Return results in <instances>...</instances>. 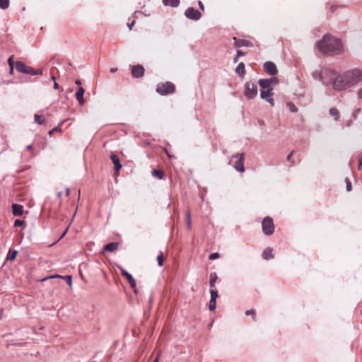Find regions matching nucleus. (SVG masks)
<instances>
[{"label": "nucleus", "mask_w": 362, "mask_h": 362, "mask_svg": "<svg viewBox=\"0 0 362 362\" xmlns=\"http://www.w3.org/2000/svg\"><path fill=\"white\" fill-rule=\"evenodd\" d=\"M234 168L238 172L243 173L245 171L244 153L240 154V157L235 162Z\"/></svg>", "instance_id": "obj_13"}, {"label": "nucleus", "mask_w": 362, "mask_h": 362, "mask_svg": "<svg viewBox=\"0 0 362 362\" xmlns=\"http://www.w3.org/2000/svg\"><path fill=\"white\" fill-rule=\"evenodd\" d=\"M235 72L240 76L243 77L245 74V64L243 62H240L235 69Z\"/></svg>", "instance_id": "obj_23"}, {"label": "nucleus", "mask_w": 362, "mask_h": 362, "mask_svg": "<svg viewBox=\"0 0 362 362\" xmlns=\"http://www.w3.org/2000/svg\"><path fill=\"white\" fill-rule=\"evenodd\" d=\"M361 108L358 107L356 110L355 112L353 114L354 118L356 119H357V115H358L359 112H361Z\"/></svg>", "instance_id": "obj_43"}, {"label": "nucleus", "mask_w": 362, "mask_h": 362, "mask_svg": "<svg viewBox=\"0 0 362 362\" xmlns=\"http://www.w3.org/2000/svg\"><path fill=\"white\" fill-rule=\"evenodd\" d=\"M25 74H30L31 76L42 75V69H34L31 66H27Z\"/></svg>", "instance_id": "obj_19"}, {"label": "nucleus", "mask_w": 362, "mask_h": 362, "mask_svg": "<svg viewBox=\"0 0 362 362\" xmlns=\"http://www.w3.org/2000/svg\"><path fill=\"white\" fill-rule=\"evenodd\" d=\"M34 120L37 124H38L40 125L44 124L45 122V120L44 119H42V117L37 114H35L34 115Z\"/></svg>", "instance_id": "obj_29"}, {"label": "nucleus", "mask_w": 362, "mask_h": 362, "mask_svg": "<svg viewBox=\"0 0 362 362\" xmlns=\"http://www.w3.org/2000/svg\"><path fill=\"white\" fill-rule=\"evenodd\" d=\"M62 192H59L57 193V197H60L62 196Z\"/></svg>", "instance_id": "obj_64"}, {"label": "nucleus", "mask_w": 362, "mask_h": 362, "mask_svg": "<svg viewBox=\"0 0 362 362\" xmlns=\"http://www.w3.org/2000/svg\"><path fill=\"white\" fill-rule=\"evenodd\" d=\"M294 153V151H291L287 156V160L288 161H290L291 160V158L292 157V156L293 155Z\"/></svg>", "instance_id": "obj_50"}, {"label": "nucleus", "mask_w": 362, "mask_h": 362, "mask_svg": "<svg viewBox=\"0 0 362 362\" xmlns=\"http://www.w3.org/2000/svg\"><path fill=\"white\" fill-rule=\"evenodd\" d=\"M329 114L334 117L335 121H338L340 118V112L336 107H332L329 109Z\"/></svg>", "instance_id": "obj_25"}, {"label": "nucleus", "mask_w": 362, "mask_h": 362, "mask_svg": "<svg viewBox=\"0 0 362 362\" xmlns=\"http://www.w3.org/2000/svg\"><path fill=\"white\" fill-rule=\"evenodd\" d=\"M3 310H0V320L2 319Z\"/></svg>", "instance_id": "obj_63"}, {"label": "nucleus", "mask_w": 362, "mask_h": 362, "mask_svg": "<svg viewBox=\"0 0 362 362\" xmlns=\"http://www.w3.org/2000/svg\"><path fill=\"white\" fill-rule=\"evenodd\" d=\"M317 47L318 49L324 54L337 55L343 52V46L339 39L326 35L322 40L317 42Z\"/></svg>", "instance_id": "obj_1"}, {"label": "nucleus", "mask_w": 362, "mask_h": 362, "mask_svg": "<svg viewBox=\"0 0 362 362\" xmlns=\"http://www.w3.org/2000/svg\"><path fill=\"white\" fill-rule=\"evenodd\" d=\"M244 94L247 99H253L257 95V86L251 81L245 83L244 86Z\"/></svg>", "instance_id": "obj_6"}, {"label": "nucleus", "mask_w": 362, "mask_h": 362, "mask_svg": "<svg viewBox=\"0 0 362 362\" xmlns=\"http://www.w3.org/2000/svg\"><path fill=\"white\" fill-rule=\"evenodd\" d=\"M151 175L153 177H156L159 180H161V179H163V177L164 176V172L161 170L153 169L151 171Z\"/></svg>", "instance_id": "obj_26"}, {"label": "nucleus", "mask_w": 362, "mask_h": 362, "mask_svg": "<svg viewBox=\"0 0 362 362\" xmlns=\"http://www.w3.org/2000/svg\"><path fill=\"white\" fill-rule=\"evenodd\" d=\"M262 257L263 259L266 260H269L270 259H272L274 257L272 250L270 247L266 248L262 253Z\"/></svg>", "instance_id": "obj_22"}, {"label": "nucleus", "mask_w": 362, "mask_h": 362, "mask_svg": "<svg viewBox=\"0 0 362 362\" xmlns=\"http://www.w3.org/2000/svg\"><path fill=\"white\" fill-rule=\"evenodd\" d=\"M145 69L142 65L137 64L132 67V74L134 78H141L144 75Z\"/></svg>", "instance_id": "obj_12"}, {"label": "nucleus", "mask_w": 362, "mask_h": 362, "mask_svg": "<svg viewBox=\"0 0 362 362\" xmlns=\"http://www.w3.org/2000/svg\"><path fill=\"white\" fill-rule=\"evenodd\" d=\"M18 251L16 250H13L12 251H10L9 253L8 254L7 257H6V259L8 260V261H13L16 259V256L18 255Z\"/></svg>", "instance_id": "obj_28"}, {"label": "nucleus", "mask_w": 362, "mask_h": 362, "mask_svg": "<svg viewBox=\"0 0 362 362\" xmlns=\"http://www.w3.org/2000/svg\"><path fill=\"white\" fill-rule=\"evenodd\" d=\"M344 77L349 87H351L362 80V71L359 69H353L346 71Z\"/></svg>", "instance_id": "obj_3"}, {"label": "nucleus", "mask_w": 362, "mask_h": 362, "mask_svg": "<svg viewBox=\"0 0 362 362\" xmlns=\"http://www.w3.org/2000/svg\"><path fill=\"white\" fill-rule=\"evenodd\" d=\"M245 315H251L253 318V320H255V315H256V313H255V310L254 309H251V310H247L245 312Z\"/></svg>", "instance_id": "obj_36"}, {"label": "nucleus", "mask_w": 362, "mask_h": 362, "mask_svg": "<svg viewBox=\"0 0 362 362\" xmlns=\"http://www.w3.org/2000/svg\"><path fill=\"white\" fill-rule=\"evenodd\" d=\"M346 82L347 81L344 74L339 75L338 74H337L336 77L334 79L332 85L335 90L340 91L349 88Z\"/></svg>", "instance_id": "obj_4"}, {"label": "nucleus", "mask_w": 362, "mask_h": 362, "mask_svg": "<svg viewBox=\"0 0 362 362\" xmlns=\"http://www.w3.org/2000/svg\"><path fill=\"white\" fill-rule=\"evenodd\" d=\"M9 6V0H0V8L1 9H6Z\"/></svg>", "instance_id": "obj_31"}, {"label": "nucleus", "mask_w": 362, "mask_h": 362, "mask_svg": "<svg viewBox=\"0 0 362 362\" xmlns=\"http://www.w3.org/2000/svg\"><path fill=\"white\" fill-rule=\"evenodd\" d=\"M63 122H62L61 124H59L58 126L55 127L54 128H53L52 129H51L49 132V135H52L53 132H58V131H61L62 130V128H61V125Z\"/></svg>", "instance_id": "obj_38"}, {"label": "nucleus", "mask_w": 362, "mask_h": 362, "mask_svg": "<svg viewBox=\"0 0 362 362\" xmlns=\"http://www.w3.org/2000/svg\"><path fill=\"white\" fill-rule=\"evenodd\" d=\"M66 195H67V196H69V194H70V189H69V188H66Z\"/></svg>", "instance_id": "obj_60"}, {"label": "nucleus", "mask_w": 362, "mask_h": 362, "mask_svg": "<svg viewBox=\"0 0 362 362\" xmlns=\"http://www.w3.org/2000/svg\"><path fill=\"white\" fill-rule=\"evenodd\" d=\"M216 308V300H210L209 309L211 311H214Z\"/></svg>", "instance_id": "obj_33"}, {"label": "nucleus", "mask_w": 362, "mask_h": 362, "mask_svg": "<svg viewBox=\"0 0 362 362\" xmlns=\"http://www.w3.org/2000/svg\"><path fill=\"white\" fill-rule=\"evenodd\" d=\"M266 90H261L260 96L264 100H267L271 98L273 95L272 89L266 88Z\"/></svg>", "instance_id": "obj_21"}, {"label": "nucleus", "mask_w": 362, "mask_h": 362, "mask_svg": "<svg viewBox=\"0 0 362 362\" xmlns=\"http://www.w3.org/2000/svg\"><path fill=\"white\" fill-rule=\"evenodd\" d=\"M15 68L18 72L25 74L27 66L25 63L17 61L15 62Z\"/></svg>", "instance_id": "obj_20"}, {"label": "nucleus", "mask_w": 362, "mask_h": 362, "mask_svg": "<svg viewBox=\"0 0 362 362\" xmlns=\"http://www.w3.org/2000/svg\"><path fill=\"white\" fill-rule=\"evenodd\" d=\"M9 68H10L9 74L11 75L13 74L14 66H11V67H9Z\"/></svg>", "instance_id": "obj_53"}, {"label": "nucleus", "mask_w": 362, "mask_h": 362, "mask_svg": "<svg viewBox=\"0 0 362 362\" xmlns=\"http://www.w3.org/2000/svg\"><path fill=\"white\" fill-rule=\"evenodd\" d=\"M198 5H199V8H200L202 11H204V4H203V3H202L201 1H198Z\"/></svg>", "instance_id": "obj_46"}, {"label": "nucleus", "mask_w": 362, "mask_h": 362, "mask_svg": "<svg viewBox=\"0 0 362 362\" xmlns=\"http://www.w3.org/2000/svg\"><path fill=\"white\" fill-rule=\"evenodd\" d=\"M67 230H68V228L64 230V233H62V234L61 237L59 238L58 241L59 240H61L65 235V234L66 233Z\"/></svg>", "instance_id": "obj_51"}, {"label": "nucleus", "mask_w": 362, "mask_h": 362, "mask_svg": "<svg viewBox=\"0 0 362 362\" xmlns=\"http://www.w3.org/2000/svg\"><path fill=\"white\" fill-rule=\"evenodd\" d=\"M264 71L271 76H275L277 72V68L276 64L270 61L266 62L263 65Z\"/></svg>", "instance_id": "obj_10"}, {"label": "nucleus", "mask_w": 362, "mask_h": 362, "mask_svg": "<svg viewBox=\"0 0 362 362\" xmlns=\"http://www.w3.org/2000/svg\"><path fill=\"white\" fill-rule=\"evenodd\" d=\"M358 170H362V158L359 159L358 160Z\"/></svg>", "instance_id": "obj_48"}, {"label": "nucleus", "mask_w": 362, "mask_h": 362, "mask_svg": "<svg viewBox=\"0 0 362 362\" xmlns=\"http://www.w3.org/2000/svg\"><path fill=\"white\" fill-rule=\"evenodd\" d=\"M210 294H211L210 300H216V298L218 296V291L210 288Z\"/></svg>", "instance_id": "obj_34"}, {"label": "nucleus", "mask_w": 362, "mask_h": 362, "mask_svg": "<svg viewBox=\"0 0 362 362\" xmlns=\"http://www.w3.org/2000/svg\"><path fill=\"white\" fill-rule=\"evenodd\" d=\"M32 148H33V146H32L31 144L28 145V146H26V149H27V150H31Z\"/></svg>", "instance_id": "obj_57"}, {"label": "nucleus", "mask_w": 362, "mask_h": 362, "mask_svg": "<svg viewBox=\"0 0 362 362\" xmlns=\"http://www.w3.org/2000/svg\"><path fill=\"white\" fill-rule=\"evenodd\" d=\"M14 227H25V222L23 220H20V219H16L15 221H14V224H13Z\"/></svg>", "instance_id": "obj_32"}, {"label": "nucleus", "mask_w": 362, "mask_h": 362, "mask_svg": "<svg viewBox=\"0 0 362 362\" xmlns=\"http://www.w3.org/2000/svg\"><path fill=\"white\" fill-rule=\"evenodd\" d=\"M245 54H246L245 52H243L242 50L238 49V50H237V54H236V55H237L238 57H242V56L245 55Z\"/></svg>", "instance_id": "obj_44"}, {"label": "nucleus", "mask_w": 362, "mask_h": 362, "mask_svg": "<svg viewBox=\"0 0 362 362\" xmlns=\"http://www.w3.org/2000/svg\"><path fill=\"white\" fill-rule=\"evenodd\" d=\"M163 4L167 6L177 7L180 4V0H163Z\"/></svg>", "instance_id": "obj_24"}, {"label": "nucleus", "mask_w": 362, "mask_h": 362, "mask_svg": "<svg viewBox=\"0 0 362 362\" xmlns=\"http://www.w3.org/2000/svg\"><path fill=\"white\" fill-rule=\"evenodd\" d=\"M158 264L161 267L163 265V253L160 252L157 257Z\"/></svg>", "instance_id": "obj_35"}, {"label": "nucleus", "mask_w": 362, "mask_h": 362, "mask_svg": "<svg viewBox=\"0 0 362 362\" xmlns=\"http://www.w3.org/2000/svg\"><path fill=\"white\" fill-rule=\"evenodd\" d=\"M185 218H186L187 228L190 229V228H191V214H190L189 211H187L186 212Z\"/></svg>", "instance_id": "obj_30"}, {"label": "nucleus", "mask_w": 362, "mask_h": 362, "mask_svg": "<svg viewBox=\"0 0 362 362\" xmlns=\"http://www.w3.org/2000/svg\"><path fill=\"white\" fill-rule=\"evenodd\" d=\"M219 253L218 252H214V253H211L210 255H209V259L211 260H214V259H216L217 258L219 257Z\"/></svg>", "instance_id": "obj_41"}, {"label": "nucleus", "mask_w": 362, "mask_h": 362, "mask_svg": "<svg viewBox=\"0 0 362 362\" xmlns=\"http://www.w3.org/2000/svg\"><path fill=\"white\" fill-rule=\"evenodd\" d=\"M85 90L83 87L80 86L76 93V98L80 105H83L85 103L83 95Z\"/></svg>", "instance_id": "obj_17"}, {"label": "nucleus", "mask_w": 362, "mask_h": 362, "mask_svg": "<svg viewBox=\"0 0 362 362\" xmlns=\"http://www.w3.org/2000/svg\"><path fill=\"white\" fill-rule=\"evenodd\" d=\"M63 279L66 280V283L69 286H71V284H72V276H69V275L64 276Z\"/></svg>", "instance_id": "obj_40"}, {"label": "nucleus", "mask_w": 362, "mask_h": 362, "mask_svg": "<svg viewBox=\"0 0 362 362\" xmlns=\"http://www.w3.org/2000/svg\"><path fill=\"white\" fill-rule=\"evenodd\" d=\"M110 159L112 160L114 164V170L116 172H118L122 168V165L120 163L119 158L117 155L112 153L110 155Z\"/></svg>", "instance_id": "obj_15"}, {"label": "nucleus", "mask_w": 362, "mask_h": 362, "mask_svg": "<svg viewBox=\"0 0 362 362\" xmlns=\"http://www.w3.org/2000/svg\"><path fill=\"white\" fill-rule=\"evenodd\" d=\"M76 84H77V85H81V81H80V80H76Z\"/></svg>", "instance_id": "obj_62"}, {"label": "nucleus", "mask_w": 362, "mask_h": 362, "mask_svg": "<svg viewBox=\"0 0 362 362\" xmlns=\"http://www.w3.org/2000/svg\"><path fill=\"white\" fill-rule=\"evenodd\" d=\"M118 245L119 244L115 242L109 243L105 245V247L103 248V251L104 252H114L117 249Z\"/></svg>", "instance_id": "obj_18"}, {"label": "nucleus", "mask_w": 362, "mask_h": 362, "mask_svg": "<svg viewBox=\"0 0 362 362\" xmlns=\"http://www.w3.org/2000/svg\"><path fill=\"white\" fill-rule=\"evenodd\" d=\"M337 72L333 69L322 67L320 71L315 70L312 72V76L315 80H320L323 85H332Z\"/></svg>", "instance_id": "obj_2"}, {"label": "nucleus", "mask_w": 362, "mask_h": 362, "mask_svg": "<svg viewBox=\"0 0 362 362\" xmlns=\"http://www.w3.org/2000/svg\"><path fill=\"white\" fill-rule=\"evenodd\" d=\"M262 230L264 235H271L274 231L273 220L269 216H266L262 223Z\"/></svg>", "instance_id": "obj_7"}, {"label": "nucleus", "mask_w": 362, "mask_h": 362, "mask_svg": "<svg viewBox=\"0 0 362 362\" xmlns=\"http://www.w3.org/2000/svg\"><path fill=\"white\" fill-rule=\"evenodd\" d=\"M134 24H135V21H132L131 23H127V26L131 30L132 28V27L134 25Z\"/></svg>", "instance_id": "obj_47"}, {"label": "nucleus", "mask_w": 362, "mask_h": 362, "mask_svg": "<svg viewBox=\"0 0 362 362\" xmlns=\"http://www.w3.org/2000/svg\"><path fill=\"white\" fill-rule=\"evenodd\" d=\"M175 86L171 82H165L158 84L156 88V92L161 95H165L175 92Z\"/></svg>", "instance_id": "obj_5"}, {"label": "nucleus", "mask_w": 362, "mask_h": 362, "mask_svg": "<svg viewBox=\"0 0 362 362\" xmlns=\"http://www.w3.org/2000/svg\"><path fill=\"white\" fill-rule=\"evenodd\" d=\"M279 83V79L276 77H272L270 78L259 79L258 83L262 89H272V86L276 85Z\"/></svg>", "instance_id": "obj_8"}, {"label": "nucleus", "mask_w": 362, "mask_h": 362, "mask_svg": "<svg viewBox=\"0 0 362 362\" xmlns=\"http://www.w3.org/2000/svg\"><path fill=\"white\" fill-rule=\"evenodd\" d=\"M8 64L9 67L15 66V62L13 60V56L10 57L8 59Z\"/></svg>", "instance_id": "obj_42"}, {"label": "nucleus", "mask_w": 362, "mask_h": 362, "mask_svg": "<svg viewBox=\"0 0 362 362\" xmlns=\"http://www.w3.org/2000/svg\"><path fill=\"white\" fill-rule=\"evenodd\" d=\"M119 269L121 272L122 275L123 276L126 277L130 286L134 290V292L136 293V283L135 279L133 278L132 275L131 274H129L128 272H127L122 267H119Z\"/></svg>", "instance_id": "obj_11"}, {"label": "nucleus", "mask_w": 362, "mask_h": 362, "mask_svg": "<svg viewBox=\"0 0 362 362\" xmlns=\"http://www.w3.org/2000/svg\"><path fill=\"white\" fill-rule=\"evenodd\" d=\"M336 9V6H332L331 8H330V10L332 12H334Z\"/></svg>", "instance_id": "obj_59"}, {"label": "nucleus", "mask_w": 362, "mask_h": 362, "mask_svg": "<svg viewBox=\"0 0 362 362\" xmlns=\"http://www.w3.org/2000/svg\"><path fill=\"white\" fill-rule=\"evenodd\" d=\"M234 46L236 47H250L252 45L251 42L248 40L237 39L234 37Z\"/></svg>", "instance_id": "obj_16"}, {"label": "nucleus", "mask_w": 362, "mask_h": 362, "mask_svg": "<svg viewBox=\"0 0 362 362\" xmlns=\"http://www.w3.org/2000/svg\"><path fill=\"white\" fill-rule=\"evenodd\" d=\"M54 88L56 89V90L59 88V84L57 82L54 83Z\"/></svg>", "instance_id": "obj_52"}, {"label": "nucleus", "mask_w": 362, "mask_h": 362, "mask_svg": "<svg viewBox=\"0 0 362 362\" xmlns=\"http://www.w3.org/2000/svg\"><path fill=\"white\" fill-rule=\"evenodd\" d=\"M240 154L241 153H235V154L233 155L232 157L233 158H239L240 157Z\"/></svg>", "instance_id": "obj_54"}, {"label": "nucleus", "mask_w": 362, "mask_h": 362, "mask_svg": "<svg viewBox=\"0 0 362 362\" xmlns=\"http://www.w3.org/2000/svg\"><path fill=\"white\" fill-rule=\"evenodd\" d=\"M345 182H346V190H347L348 192L351 191V189H352V187H351V181L349 180V178H346Z\"/></svg>", "instance_id": "obj_37"}, {"label": "nucleus", "mask_w": 362, "mask_h": 362, "mask_svg": "<svg viewBox=\"0 0 362 362\" xmlns=\"http://www.w3.org/2000/svg\"><path fill=\"white\" fill-rule=\"evenodd\" d=\"M238 58H239V57L236 55V56H235V57L233 59V62H234V63H237V62H238Z\"/></svg>", "instance_id": "obj_58"}, {"label": "nucleus", "mask_w": 362, "mask_h": 362, "mask_svg": "<svg viewBox=\"0 0 362 362\" xmlns=\"http://www.w3.org/2000/svg\"><path fill=\"white\" fill-rule=\"evenodd\" d=\"M358 98L362 99V88L358 91Z\"/></svg>", "instance_id": "obj_49"}, {"label": "nucleus", "mask_w": 362, "mask_h": 362, "mask_svg": "<svg viewBox=\"0 0 362 362\" xmlns=\"http://www.w3.org/2000/svg\"><path fill=\"white\" fill-rule=\"evenodd\" d=\"M266 101H267L272 106L274 105V100L272 97L266 100Z\"/></svg>", "instance_id": "obj_45"}, {"label": "nucleus", "mask_w": 362, "mask_h": 362, "mask_svg": "<svg viewBox=\"0 0 362 362\" xmlns=\"http://www.w3.org/2000/svg\"><path fill=\"white\" fill-rule=\"evenodd\" d=\"M185 15L187 18L193 21H198L202 17V13L192 7H189L186 9Z\"/></svg>", "instance_id": "obj_9"}, {"label": "nucleus", "mask_w": 362, "mask_h": 362, "mask_svg": "<svg viewBox=\"0 0 362 362\" xmlns=\"http://www.w3.org/2000/svg\"><path fill=\"white\" fill-rule=\"evenodd\" d=\"M49 278H62L63 279V276H60V275H55V276H50Z\"/></svg>", "instance_id": "obj_55"}, {"label": "nucleus", "mask_w": 362, "mask_h": 362, "mask_svg": "<svg viewBox=\"0 0 362 362\" xmlns=\"http://www.w3.org/2000/svg\"><path fill=\"white\" fill-rule=\"evenodd\" d=\"M50 80L51 81H53L54 82H56V77L54 76H52L51 78H50Z\"/></svg>", "instance_id": "obj_61"}, {"label": "nucleus", "mask_w": 362, "mask_h": 362, "mask_svg": "<svg viewBox=\"0 0 362 362\" xmlns=\"http://www.w3.org/2000/svg\"><path fill=\"white\" fill-rule=\"evenodd\" d=\"M218 279V276L216 272L211 273L210 277H209V286L210 288H212L215 286V283L216 280Z\"/></svg>", "instance_id": "obj_27"}, {"label": "nucleus", "mask_w": 362, "mask_h": 362, "mask_svg": "<svg viewBox=\"0 0 362 362\" xmlns=\"http://www.w3.org/2000/svg\"><path fill=\"white\" fill-rule=\"evenodd\" d=\"M12 213L15 216H21L23 214V206L18 204H12Z\"/></svg>", "instance_id": "obj_14"}, {"label": "nucleus", "mask_w": 362, "mask_h": 362, "mask_svg": "<svg viewBox=\"0 0 362 362\" xmlns=\"http://www.w3.org/2000/svg\"><path fill=\"white\" fill-rule=\"evenodd\" d=\"M288 106L289 107V110L292 112H298V107L293 103H288Z\"/></svg>", "instance_id": "obj_39"}, {"label": "nucleus", "mask_w": 362, "mask_h": 362, "mask_svg": "<svg viewBox=\"0 0 362 362\" xmlns=\"http://www.w3.org/2000/svg\"><path fill=\"white\" fill-rule=\"evenodd\" d=\"M117 71V68H111L110 69V72L111 73H115Z\"/></svg>", "instance_id": "obj_56"}]
</instances>
